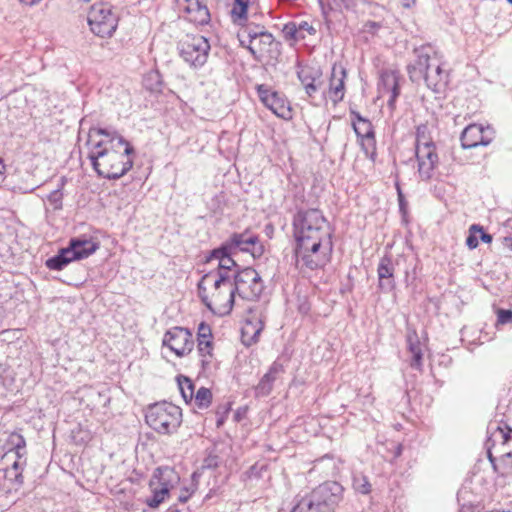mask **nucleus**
Returning <instances> with one entry per match:
<instances>
[{
    "label": "nucleus",
    "instance_id": "nucleus-23",
    "mask_svg": "<svg viewBox=\"0 0 512 512\" xmlns=\"http://www.w3.org/2000/svg\"><path fill=\"white\" fill-rule=\"evenodd\" d=\"M263 328L264 324L261 320H247L241 329V341L243 345L249 347L257 343Z\"/></svg>",
    "mask_w": 512,
    "mask_h": 512
},
{
    "label": "nucleus",
    "instance_id": "nucleus-63",
    "mask_svg": "<svg viewBox=\"0 0 512 512\" xmlns=\"http://www.w3.org/2000/svg\"><path fill=\"white\" fill-rule=\"evenodd\" d=\"M263 51H264V48H261V47H260V48H259V52H261V53H262Z\"/></svg>",
    "mask_w": 512,
    "mask_h": 512
},
{
    "label": "nucleus",
    "instance_id": "nucleus-35",
    "mask_svg": "<svg viewBox=\"0 0 512 512\" xmlns=\"http://www.w3.org/2000/svg\"><path fill=\"white\" fill-rule=\"evenodd\" d=\"M199 477L200 475L197 472H194L191 475V481L189 485L181 488L177 498L180 503L187 502L190 499V497L196 492V490L198 489Z\"/></svg>",
    "mask_w": 512,
    "mask_h": 512
},
{
    "label": "nucleus",
    "instance_id": "nucleus-21",
    "mask_svg": "<svg viewBox=\"0 0 512 512\" xmlns=\"http://www.w3.org/2000/svg\"><path fill=\"white\" fill-rule=\"evenodd\" d=\"M284 371L283 365L277 361L273 362L267 373L263 375L259 383L255 387L256 397L268 396L272 389L277 376Z\"/></svg>",
    "mask_w": 512,
    "mask_h": 512
},
{
    "label": "nucleus",
    "instance_id": "nucleus-49",
    "mask_svg": "<svg viewBox=\"0 0 512 512\" xmlns=\"http://www.w3.org/2000/svg\"><path fill=\"white\" fill-rule=\"evenodd\" d=\"M219 465V458L217 455L209 454L203 461L204 468H216Z\"/></svg>",
    "mask_w": 512,
    "mask_h": 512
},
{
    "label": "nucleus",
    "instance_id": "nucleus-39",
    "mask_svg": "<svg viewBox=\"0 0 512 512\" xmlns=\"http://www.w3.org/2000/svg\"><path fill=\"white\" fill-rule=\"evenodd\" d=\"M477 233H480V224L475 223L472 224L469 228V235L466 238V245L469 247V249H475L479 245Z\"/></svg>",
    "mask_w": 512,
    "mask_h": 512
},
{
    "label": "nucleus",
    "instance_id": "nucleus-10",
    "mask_svg": "<svg viewBox=\"0 0 512 512\" xmlns=\"http://www.w3.org/2000/svg\"><path fill=\"white\" fill-rule=\"evenodd\" d=\"M236 294L245 300H256L263 291V282L257 271L251 267L238 269L231 275Z\"/></svg>",
    "mask_w": 512,
    "mask_h": 512
},
{
    "label": "nucleus",
    "instance_id": "nucleus-13",
    "mask_svg": "<svg viewBox=\"0 0 512 512\" xmlns=\"http://www.w3.org/2000/svg\"><path fill=\"white\" fill-rule=\"evenodd\" d=\"M163 345L167 346L178 357H183L193 349L192 333L183 327L169 329L163 337Z\"/></svg>",
    "mask_w": 512,
    "mask_h": 512
},
{
    "label": "nucleus",
    "instance_id": "nucleus-3",
    "mask_svg": "<svg viewBox=\"0 0 512 512\" xmlns=\"http://www.w3.org/2000/svg\"><path fill=\"white\" fill-rule=\"evenodd\" d=\"M198 294L203 304L214 314L228 315L234 305L236 291L231 282V277L213 273L202 276L198 283Z\"/></svg>",
    "mask_w": 512,
    "mask_h": 512
},
{
    "label": "nucleus",
    "instance_id": "nucleus-61",
    "mask_svg": "<svg viewBox=\"0 0 512 512\" xmlns=\"http://www.w3.org/2000/svg\"><path fill=\"white\" fill-rule=\"evenodd\" d=\"M505 240H506L507 242H509V244H508V245H509L510 249L512 250V239H511V238H505Z\"/></svg>",
    "mask_w": 512,
    "mask_h": 512
},
{
    "label": "nucleus",
    "instance_id": "nucleus-52",
    "mask_svg": "<svg viewBox=\"0 0 512 512\" xmlns=\"http://www.w3.org/2000/svg\"><path fill=\"white\" fill-rule=\"evenodd\" d=\"M397 194H398V202H399V209L401 212L405 211L406 208V201L404 199V195L402 193V190L399 186V184H396Z\"/></svg>",
    "mask_w": 512,
    "mask_h": 512
},
{
    "label": "nucleus",
    "instance_id": "nucleus-62",
    "mask_svg": "<svg viewBox=\"0 0 512 512\" xmlns=\"http://www.w3.org/2000/svg\"><path fill=\"white\" fill-rule=\"evenodd\" d=\"M506 449L507 450H512V443L510 444V446H506Z\"/></svg>",
    "mask_w": 512,
    "mask_h": 512
},
{
    "label": "nucleus",
    "instance_id": "nucleus-47",
    "mask_svg": "<svg viewBox=\"0 0 512 512\" xmlns=\"http://www.w3.org/2000/svg\"><path fill=\"white\" fill-rule=\"evenodd\" d=\"M150 80H151V81H153V82H155V83H154V84H152V85H150V86H149L148 84H146V87H147L148 89H150L151 91H157V90H159V87H160V85H161V81H160V76H159V74H158L157 72H151V73H149L145 81H146V83H147V82H148V81H150Z\"/></svg>",
    "mask_w": 512,
    "mask_h": 512
},
{
    "label": "nucleus",
    "instance_id": "nucleus-18",
    "mask_svg": "<svg viewBox=\"0 0 512 512\" xmlns=\"http://www.w3.org/2000/svg\"><path fill=\"white\" fill-rule=\"evenodd\" d=\"M416 158L419 177L424 181L430 180L439 161L436 146L416 151Z\"/></svg>",
    "mask_w": 512,
    "mask_h": 512
},
{
    "label": "nucleus",
    "instance_id": "nucleus-44",
    "mask_svg": "<svg viewBox=\"0 0 512 512\" xmlns=\"http://www.w3.org/2000/svg\"><path fill=\"white\" fill-rule=\"evenodd\" d=\"M264 27L255 26L254 28L247 26L244 28L243 33L247 35L249 38L250 44H253L259 37L260 33H262Z\"/></svg>",
    "mask_w": 512,
    "mask_h": 512
},
{
    "label": "nucleus",
    "instance_id": "nucleus-59",
    "mask_svg": "<svg viewBox=\"0 0 512 512\" xmlns=\"http://www.w3.org/2000/svg\"><path fill=\"white\" fill-rule=\"evenodd\" d=\"M166 512H180L176 506H171Z\"/></svg>",
    "mask_w": 512,
    "mask_h": 512
},
{
    "label": "nucleus",
    "instance_id": "nucleus-58",
    "mask_svg": "<svg viewBox=\"0 0 512 512\" xmlns=\"http://www.w3.org/2000/svg\"><path fill=\"white\" fill-rule=\"evenodd\" d=\"M248 49H249L250 53H251L254 57H256V49H255L252 45H249V46H248Z\"/></svg>",
    "mask_w": 512,
    "mask_h": 512
},
{
    "label": "nucleus",
    "instance_id": "nucleus-33",
    "mask_svg": "<svg viewBox=\"0 0 512 512\" xmlns=\"http://www.w3.org/2000/svg\"><path fill=\"white\" fill-rule=\"evenodd\" d=\"M248 5L249 0H235L231 10L234 23L242 24L243 21H246Z\"/></svg>",
    "mask_w": 512,
    "mask_h": 512
},
{
    "label": "nucleus",
    "instance_id": "nucleus-41",
    "mask_svg": "<svg viewBox=\"0 0 512 512\" xmlns=\"http://www.w3.org/2000/svg\"><path fill=\"white\" fill-rule=\"evenodd\" d=\"M47 199L49 203L53 206L55 210H61L63 207L62 199L63 193L60 189L53 190L48 196Z\"/></svg>",
    "mask_w": 512,
    "mask_h": 512
},
{
    "label": "nucleus",
    "instance_id": "nucleus-4",
    "mask_svg": "<svg viewBox=\"0 0 512 512\" xmlns=\"http://www.w3.org/2000/svg\"><path fill=\"white\" fill-rule=\"evenodd\" d=\"M431 52L430 47L414 49L416 59L407 66V73L413 83L424 81L427 88L442 93L448 84L449 73L442 68L438 59L431 57Z\"/></svg>",
    "mask_w": 512,
    "mask_h": 512
},
{
    "label": "nucleus",
    "instance_id": "nucleus-12",
    "mask_svg": "<svg viewBox=\"0 0 512 512\" xmlns=\"http://www.w3.org/2000/svg\"><path fill=\"white\" fill-rule=\"evenodd\" d=\"M231 250L237 252H249L253 258H259L264 252V248L259 241L258 236L243 233H233L226 241L222 243V250Z\"/></svg>",
    "mask_w": 512,
    "mask_h": 512
},
{
    "label": "nucleus",
    "instance_id": "nucleus-15",
    "mask_svg": "<svg viewBox=\"0 0 512 512\" xmlns=\"http://www.w3.org/2000/svg\"><path fill=\"white\" fill-rule=\"evenodd\" d=\"M400 73L393 69H383L380 73L379 91L382 95H389L388 106L393 109L400 95Z\"/></svg>",
    "mask_w": 512,
    "mask_h": 512
},
{
    "label": "nucleus",
    "instance_id": "nucleus-54",
    "mask_svg": "<svg viewBox=\"0 0 512 512\" xmlns=\"http://www.w3.org/2000/svg\"><path fill=\"white\" fill-rule=\"evenodd\" d=\"M416 4V0H402V6L406 9L412 8Z\"/></svg>",
    "mask_w": 512,
    "mask_h": 512
},
{
    "label": "nucleus",
    "instance_id": "nucleus-34",
    "mask_svg": "<svg viewBox=\"0 0 512 512\" xmlns=\"http://www.w3.org/2000/svg\"><path fill=\"white\" fill-rule=\"evenodd\" d=\"M177 383L180 393L186 403L193 400L194 397V384L186 376L180 375L177 377Z\"/></svg>",
    "mask_w": 512,
    "mask_h": 512
},
{
    "label": "nucleus",
    "instance_id": "nucleus-43",
    "mask_svg": "<svg viewBox=\"0 0 512 512\" xmlns=\"http://www.w3.org/2000/svg\"><path fill=\"white\" fill-rule=\"evenodd\" d=\"M495 134V129L492 126L482 124V147L489 145L495 138Z\"/></svg>",
    "mask_w": 512,
    "mask_h": 512
},
{
    "label": "nucleus",
    "instance_id": "nucleus-36",
    "mask_svg": "<svg viewBox=\"0 0 512 512\" xmlns=\"http://www.w3.org/2000/svg\"><path fill=\"white\" fill-rule=\"evenodd\" d=\"M193 399L195 400L198 408L205 409L208 408L211 404L212 393L210 389L206 387H200L196 393H194Z\"/></svg>",
    "mask_w": 512,
    "mask_h": 512
},
{
    "label": "nucleus",
    "instance_id": "nucleus-26",
    "mask_svg": "<svg viewBox=\"0 0 512 512\" xmlns=\"http://www.w3.org/2000/svg\"><path fill=\"white\" fill-rule=\"evenodd\" d=\"M187 6L184 10L188 14H194L193 21L199 24H206L210 20V13L205 4L200 0H185Z\"/></svg>",
    "mask_w": 512,
    "mask_h": 512
},
{
    "label": "nucleus",
    "instance_id": "nucleus-32",
    "mask_svg": "<svg viewBox=\"0 0 512 512\" xmlns=\"http://www.w3.org/2000/svg\"><path fill=\"white\" fill-rule=\"evenodd\" d=\"M395 264L392 261L391 256L384 255L378 264L377 275L378 280L385 278H394Z\"/></svg>",
    "mask_w": 512,
    "mask_h": 512
},
{
    "label": "nucleus",
    "instance_id": "nucleus-9",
    "mask_svg": "<svg viewBox=\"0 0 512 512\" xmlns=\"http://www.w3.org/2000/svg\"><path fill=\"white\" fill-rule=\"evenodd\" d=\"M88 24L91 31L99 37H111L118 25V16L108 3H95L88 13Z\"/></svg>",
    "mask_w": 512,
    "mask_h": 512
},
{
    "label": "nucleus",
    "instance_id": "nucleus-31",
    "mask_svg": "<svg viewBox=\"0 0 512 512\" xmlns=\"http://www.w3.org/2000/svg\"><path fill=\"white\" fill-rule=\"evenodd\" d=\"M298 79L303 84L306 93L309 96H312L317 92L318 88L315 85V76H313L312 71L308 68H302L297 72Z\"/></svg>",
    "mask_w": 512,
    "mask_h": 512
},
{
    "label": "nucleus",
    "instance_id": "nucleus-55",
    "mask_svg": "<svg viewBox=\"0 0 512 512\" xmlns=\"http://www.w3.org/2000/svg\"><path fill=\"white\" fill-rule=\"evenodd\" d=\"M482 242L484 243H491L492 242V235L489 233L484 232L482 229Z\"/></svg>",
    "mask_w": 512,
    "mask_h": 512
},
{
    "label": "nucleus",
    "instance_id": "nucleus-22",
    "mask_svg": "<svg viewBox=\"0 0 512 512\" xmlns=\"http://www.w3.org/2000/svg\"><path fill=\"white\" fill-rule=\"evenodd\" d=\"M406 341L408 350L412 355L410 366L421 371L423 367L424 344L420 341L415 330L408 331Z\"/></svg>",
    "mask_w": 512,
    "mask_h": 512
},
{
    "label": "nucleus",
    "instance_id": "nucleus-40",
    "mask_svg": "<svg viewBox=\"0 0 512 512\" xmlns=\"http://www.w3.org/2000/svg\"><path fill=\"white\" fill-rule=\"evenodd\" d=\"M0 466L11 467L12 464L17 460H26V456L18 457L16 453L0 451Z\"/></svg>",
    "mask_w": 512,
    "mask_h": 512
},
{
    "label": "nucleus",
    "instance_id": "nucleus-19",
    "mask_svg": "<svg viewBox=\"0 0 512 512\" xmlns=\"http://www.w3.org/2000/svg\"><path fill=\"white\" fill-rule=\"evenodd\" d=\"M347 72L340 63H334L329 80V97L334 104L342 101L345 95V80Z\"/></svg>",
    "mask_w": 512,
    "mask_h": 512
},
{
    "label": "nucleus",
    "instance_id": "nucleus-51",
    "mask_svg": "<svg viewBox=\"0 0 512 512\" xmlns=\"http://www.w3.org/2000/svg\"><path fill=\"white\" fill-rule=\"evenodd\" d=\"M381 27L380 23L375 21H368L364 25V31L367 33L375 34Z\"/></svg>",
    "mask_w": 512,
    "mask_h": 512
},
{
    "label": "nucleus",
    "instance_id": "nucleus-7",
    "mask_svg": "<svg viewBox=\"0 0 512 512\" xmlns=\"http://www.w3.org/2000/svg\"><path fill=\"white\" fill-rule=\"evenodd\" d=\"M145 420L148 426L157 433L172 434L182 423V410L167 401L154 403L147 408Z\"/></svg>",
    "mask_w": 512,
    "mask_h": 512
},
{
    "label": "nucleus",
    "instance_id": "nucleus-45",
    "mask_svg": "<svg viewBox=\"0 0 512 512\" xmlns=\"http://www.w3.org/2000/svg\"><path fill=\"white\" fill-rule=\"evenodd\" d=\"M396 287L394 278H385L378 280V288L384 293L392 292Z\"/></svg>",
    "mask_w": 512,
    "mask_h": 512
},
{
    "label": "nucleus",
    "instance_id": "nucleus-29",
    "mask_svg": "<svg viewBox=\"0 0 512 512\" xmlns=\"http://www.w3.org/2000/svg\"><path fill=\"white\" fill-rule=\"evenodd\" d=\"M198 340V352L201 356V365L203 371L207 372L211 369L212 359V341L210 338L197 339Z\"/></svg>",
    "mask_w": 512,
    "mask_h": 512
},
{
    "label": "nucleus",
    "instance_id": "nucleus-60",
    "mask_svg": "<svg viewBox=\"0 0 512 512\" xmlns=\"http://www.w3.org/2000/svg\"><path fill=\"white\" fill-rule=\"evenodd\" d=\"M402 447L399 445L397 447L396 456H399L401 454Z\"/></svg>",
    "mask_w": 512,
    "mask_h": 512
},
{
    "label": "nucleus",
    "instance_id": "nucleus-57",
    "mask_svg": "<svg viewBox=\"0 0 512 512\" xmlns=\"http://www.w3.org/2000/svg\"><path fill=\"white\" fill-rule=\"evenodd\" d=\"M65 183H66V179H65V177H62L60 179V182H59V185H58L57 189H60V191L62 192V189H63Z\"/></svg>",
    "mask_w": 512,
    "mask_h": 512
},
{
    "label": "nucleus",
    "instance_id": "nucleus-37",
    "mask_svg": "<svg viewBox=\"0 0 512 512\" xmlns=\"http://www.w3.org/2000/svg\"><path fill=\"white\" fill-rule=\"evenodd\" d=\"M282 33L286 40L299 41L303 39V36L298 32L297 22L291 21L284 25Z\"/></svg>",
    "mask_w": 512,
    "mask_h": 512
},
{
    "label": "nucleus",
    "instance_id": "nucleus-8",
    "mask_svg": "<svg viewBox=\"0 0 512 512\" xmlns=\"http://www.w3.org/2000/svg\"><path fill=\"white\" fill-rule=\"evenodd\" d=\"M177 48L183 61L197 69L207 62L210 44L202 35H185L178 42Z\"/></svg>",
    "mask_w": 512,
    "mask_h": 512
},
{
    "label": "nucleus",
    "instance_id": "nucleus-64",
    "mask_svg": "<svg viewBox=\"0 0 512 512\" xmlns=\"http://www.w3.org/2000/svg\"><path fill=\"white\" fill-rule=\"evenodd\" d=\"M510 4H512V0H507Z\"/></svg>",
    "mask_w": 512,
    "mask_h": 512
},
{
    "label": "nucleus",
    "instance_id": "nucleus-16",
    "mask_svg": "<svg viewBox=\"0 0 512 512\" xmlns=\"http://www.w3.org/2000/svg\"><path fill=\"white\" fill-rule=\"evenodd\" d=\"M234 255L235 253L230 249L222 250V244L210 252L209 256L206 258V262L209 263L213 260L218 261L217 270L212 272L214 277L219 274L231 276L240 269L239 265L233 259Z\"/></svg>",
    "mask_w": 512,
    "mask_h": 512
},
{
    "label": "nucleus",
    "instance_id": "nucleus-2",
    "mask_svg": "<svg viewBox=\"0 0 512 512\" xmlns=\"http://www.w3.org/2000/svg\"><path fill=\"white\" fill-rule=\"evenodd\" d=\"M87 145L88 158L97 174L106 179H119L133 165L132 145L119 133L107 128H91Z\"/></svg>",
    "mask_w": 512,
    "mask_h": 512
},
{
    "label": "nucleus",
    "instance_id": "nucleus-14",
    "mask_svg": "<svg viewBox=\"0 0 512 512\" xmlns=\"http://www.w3.org/2000/svg\"><path fill=\"white\" fill-rule=\"evenodd\" d=\"M257 94L261 102L280 118H291L289 102L280 93L273 91L265 84L258 85Z\"/></svg>",
    "mask_w": 512,
    "mask_h": 512
},
{
    "label": "nucleus",
    "instance_id": "nucleus-17",
    "mask_svg": "<svg viewBox=\"0 0 512 512\" xmlns=\"http://www.w3.org/2000/svg\"><path fill=\"white\" fill-rule=\"evenodd\" d=\"M66 248L71 252L72 258L77 261L94 254L99 249V243L91 236L80 235L71 238Z\"/></svg>",
    "mask_w": 512,
    "mask_h": 512
},
{
    "label": "nucleus",
    "instance_id": "nucleus-6",
    "mask_svg": "<svg viewBox=\"0 0 512 512\" xmlns=\"http://www.w3.org/2000/svg\"><path fill=\"white\" fill-rule=\"evenodd\" d=\"M343 487L334 481L325 482L302 497L291 512H331L342 500Z\"/></svg>",
    "mask_w": 512,
    "mask_h": 512
},
{
    "label": "nucleus",
    "instance_id": "nucleus-48",
    "mask_svg": "<svg viewBox=\"0 0 512 512\" xmlns=\"http://www.w3.org/2000/svg\"><path fill=\"white\" fill-rule=\"evenodd\" d=\"M257 40H259V45L263 46H271L274 44L273 35L265 30H263V32L260 33V37Z\"/></svg>",
    "mask_w": 512,
    "mask_h": 512
},
{
    "label": "nucleus",
    "instance_id": "nucleus-24",
    "mask_svg": "<svg viewBox=\"0 0 512 512\" xmlns=\"http://www.w3.org/2000/svg\"><path fill=\"white\" fill-rule=\"evenodd\" d=\"M471 485L472 480L470 478H467L457 493V499L461 506L459 512H475V510L477 509V506L471 499V495L473 494Z\"/></svg>",
    "mask_w": 512,
    "mask_h": 512
},
{
    "label": "nucleus",
    "instance_id": "nucleus-5",
    "mask_svg": "<svg viewBox=\"0 0 512 512\" xmlns=\"http://www.w3.org/2000/svg\"><path fill=\"white\" fill-rule=\"evenodd\" d=\"M485 448L488 460L496 473L504 475L512 466V429L498 422L487 426Z\"/></svg>",
    "mask_w": 512,
    "mask_h": 512
},
{
    "label": "nucleus",
    "instance_id": "nucleus-42",
    "mask_svg": "<svg viewBox=\"0 0 512 512\" xmlns=\"http://www.w3.org/2000/svg\"><path fill=\"white\" fill-rule=\"evenodd\" d=\"M496 314V326L512 323V310L499 308L497 309Z\"/></svg>",
    "mask_w": 512,
    "mask_h": 512
},
{
    "label": "nucleus",
    "instance_id": "nucleus-25",
    "mask_svg": "<svg viewBox=\"0 0 512 512\" xmlns=\"http://www.w3.org/2000/svg\"><path fill=\"white\" fill-rule=\"evenodd\" d=\"M463 149L476 148L480 145V124L472 123L464 128L460 135Z\"/></svg>",
    "mask_w": 512,
    "mask_h": 512
},
{
    "label": "nucleus",
    "instance_id": "nucleus-53",
    "mask_svg": "<svg viewBox=\"0 0 512 512\" xmlns=\"http://www.w3.org/2000/svg\"><path fill=\"white\" fill-rule=\"evenodd\" d=\"M5 172H6V166L4 164L3 159L0 157V183L4 180Z\"/></svg>",
    "mask_w": 512,
    "mask_h": 512
},
{
    "label": "nucleus",
    "instance_id": "nucleus-50",
    "mask_svg": "<svg viewBox=\"0 0 512 512\" xmlns=\"http://www.w3.org/2000/svg\"><path fill=\"white\" fill-rule=\"evenodd\" d=\"M211 329L209 325L205 323H201L198 327V338L197 339H205V338H211Z\"/></svg>",
    "mask_w": 512,
    "mask_h": 512
},
{
    "label": "nucleus",
    "instance_id": "nucleus-1",
    "mask_svg": "<svg viewBox=\"0 0 512 512\" xmlns=\"http://www.w3.org/2000/svg\"><path fill=\"white\" fill-rule=\"evenodd\" d=\"M294 256L297 269H322L330 260L331 232L322 211L317 208L298 209L293 216Z\"/></svg>",
    "mask_w": 512,
    "mask_h": 512
},
{
    "label": "nucleus",
    "instance_id": "nucleus-56",
    "mask_svg": "<svg viewBox=\"0 0 512 512\" xmlns=\"http://www.w3.org/2000/svg\"><path fill=\"white\" fill-rule=\"evenodd\" d=\"M22 4L28 5V6H34L37 5L41 0H19Z\"/></svg>",
    "mask_w": 512,
    "mask_h": 512
},
{
    "label": "nucleus",
    "instance_id": "nucleus-11",
    "mask_svg": "<svg viewBox=\"0 0 512 512\" xmlns=\"http://www.w3.org/2000/svg\"><path fill=\"white\" fill-rule=\"evenodd\" d=\"M350 116L353 130L360 141L363 152L374 161L376 156V139L372 123L355 110H350Z\"/></svg>",
    "mask_w": 512,
    "mask_h": 512
},
{
    "label": "nucleus",
    "instance_id": "nucleus-30",
    "mask_svg": "<svg viewBox=\"0 0 512 512\" xmlns=\"http://www.w3.org/2000/svg\"><path fill=\"white\" fill-rule=\"evenodd\" d=\"M435 143L430 135V130L427 124H420L416 128V151L422 150V148L434 147Z\"/></svg>",
    "mask_w": 512,
    "mask_h": 512
},
{
    "label": "nucleus",
    "instance_id": "nucleus-27",
    "mask_svg": "<svg viewBox=\"0 0 512 512\" xmlns=\"http://www.w3.org/2000/svg\"><path fill=\"white\" fill-rule=\"evenodd\" d=\"M26 466V460H17L11 467H0V473L11 484L21 485L23 483L22 471Z\"/></svg>",
    "mask_w": 512,
    "mask_h": 512
},
{
    "label": "nucleus",
    "instance_id": "nucleus-38",
    "mask_svg": "<svg viewBox=\"0 0 512 512\" xmlns=\"http://www.w3.org/2000/svg\"><path fill=\"white\" fill-rule=\"evenodd\" d=\"M353 487L355 491L361 494H369L371 492V484L366 476L359 475L353 479Z\"/></svg>",
    "mask_w": 512,
    "mask_h": 512
},
{
    "label": "nucleus",
    "instance_id": "nucleus-28",
    "mask_svg": "<svg viewBox=\"0 0 512 512\" xmlns=\"http://www.w3.org/2000/svg\"><path fill=\"white\" fill-rule=\"evenodd\" d=\"M73 261L75 259L72 258L71 252L67 248H62L55 256L48 258L45 264L50 270L60 271Z\"/></svg>",
    "mask_w": 512,
    "mask_h": 512
},
{
    "label": "nucleus",
    "instance_id": "nucleus-46",
    "mask_svg": "<svg viewBox=\"0 0 512 512\" xmlns=\"http://www.w3.org/2000/svg\"><path fill=\"white\" fill-rule=\"evenodd\" d=\"M297 27H298V32H300V35L303 36V39L305 38L306 33H308L310 35H313L316 33L315 28L311 24H309L307 21H301V22L297 23Z\"/></svg>",
    "mask_w": 512,
    "mask_h": 512
},
{
    "label": "nucleus",
    "instance_id": "nucleus-20",
    "mask_svg": "<svg viewBox=\"0 0 512 512\" xmlns=\"http://www.w3.org/2000/svg\"><path fill=\"white\" fill-rule=\"evenodd\" d=\"M159 472V488L153 489V495L147 500V504L151 508H157L165 499V496L170 491L168 481L172 478H178L172 469L169 468H158Z\"/></svg>",
    "mask_w": 512,
    "mask_h": 512
}]
</instances>
